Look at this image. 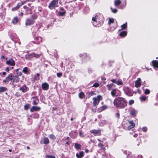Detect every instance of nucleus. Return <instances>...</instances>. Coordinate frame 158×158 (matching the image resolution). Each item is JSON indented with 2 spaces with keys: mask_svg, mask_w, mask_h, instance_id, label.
<instances>
[{
  "mask_svg": "<svg viewBox=\"0 0 158 158\" xmlns=\"http://www.w3.org/2000/svg\"><path fill=\"white\" fill-rule=\"evenodd\" d=\"M114 104L117 107H123L127 106V102L123 98L118 97L114 100Z\"/></svg>",
  "mask_w": 158,
  "mask_h": 158,
  "instance_id": "nucleus-1",
  "label": "nucleus"
},
{
  "mask_svg": "<svg viewBox=\"0 0 158 158\" xmlns=\"http://www.w3.org/2000/svg\"><path fill=\"white\" fill-rule=\"evenodd\" d=\"M58 6V0H53L50 3L48 6V7L52 9L55 7H57Z\"/></svg>",
  "mask_w": 158,
  "mask_h": 158,
  "instance_id": "nucleus-2",
  "label": "nucleus"
},
{
  "mask_svg": "<svg viewBox=\"0 0 158 158\" xmlns=\"http://www.w3.org/2000/svg\"><path fill=\"white\" fill-rule=\"evenodd\" d=\"M93 99L94 100L93 105L94 106H96L98 104L100 101L102 99V97L101 96L99 95L97 97L94 98Z\"/></svg>",
  "mask_w": 158,
  "mask_h": 158,
  "instance_id": "nucleus-3",
  "label": "nucleus"
},
{
  "mask_svg": "<svg viewBox=\"0 0 158 158\" xmlns=\"http://www.w3.org/2000/svg\"><path fill=\"white\" fill-rule=\"evenodd\" d=\"M6 63L9 65L13 66L15 65V62L12 58H10Z\"/></svg>",
  "mask_w": 158,
  "mask_h": 158,
  "instance_id": "nucleus-4",
  "label": "nucleus"
},
{
  "mask_svg": "<svg viewBox=\"0 0 158 158\" xmlns=\"http://www.w3.org/2000/svg\"><path fill=\"white\" fill-rule=\"evenodd\" d=\"M12 74H10L5 79L3 80V82L4 83H6V82H8L12 80Z\"/></svg>",
  "mask_w": 158,
  "mask_h": 158,
  "instance_id": "nucleus-5",
  "label": "nucleus"
},
{
  "mask_svg": "<svg viewBox=\"0 0 158 158\" xmlns=\"http://www.w3.org/2000/svg\"><path fill=\"white\" fill-rule=\"evenodd\" d=\"M35 22L34 20L31 19H28L26 21L25 24L26 26L33 24Z\"/></svg>",
  "mask_w": 158,
  "mask_h": 158,
  "instance_id": "nucleus-6",
  "label": "nucleus"
},
{
  "mask_svg": "<svg viewBox=\"0 0 158 158\" xmlns=\"http://www.w3.org/2000/svg\"><path fill=\"white\" fill-rule=\"evenodd\" d=\"M40 108L39 107L33 106L30 109V111L31 112H33L34 111H38L40 110Z\"/></svg>",
  "mask_w": 158,
  "mask_h": 158,
  "instance_id": "nucleus-7",
  "label": "nucleus"
},
{
  "mask_svg": "<svg viewBox=\"0 0 158 158\" xmlns=\"http://www.w3.org/2000/svg\"><path fill=\"white\" fill-rule=\"evenodd\" d=\"M141 80L140 78H138L137 80L135 82V86L138 88L141 85Z\"/></svg>",
  "mask_w": 158,
  "mask_h": 158,
  "instance_id": "nucleus-8",
  "label": "nucleus"
},
{
  "mask_svg": "<svg viewBox=\"0 0 158 158\" xmlns=\"http://www.w3.org/2000/svg\"><path fill=\"white\" fill-rule=\"evenodd\" d=\"M91 133L94 134L95 135H100L101 134L100 131L99 130H94L90 131Z\"/></svg>",
  "mask_w": 158,
  "mask_h": 158,
  "instance_id": "nucleus-9",
  "label": "nucleus"
},
{
  "mask_svg": "<svg viewBox=\"0 0 158 158\" xmlns=\"http://www.w3.org/2000/svg\"><path fill=\"white\" fill-rule=\"evenodd\" d=\"M42 89L44 90H47L49 88V85L47 83H43L42 84Z\"/></svg>",
  "mask_w": 158,
  "mask_h": 158,
  "instance_id": "nucleus-10",
  "label": "nucleus"
},
{
  "mask_svg": "<svg viewBox=\"0 0 158 158\" xmlns=\"http://www.w3.org/2000/svg\"><path fill=\"white\" fill-rule=\"evenodd\" d=\"M19 78L17 76H12V80L14 82H17L19 81Z\"/></svg>",
  "mask_w": 158,
  "mask_h": 158,
  "instance_id": "nucleus-11",
  "label": "nucleus"
},
{
  "mask_svg": "<svg viewBox=\"0 0 158 158\" xmlns=\"http://www.w3.org/2000/svg\"><path fill=\"white\" fill-rule=\"evenodd\" d=\"M84 152L82 151L80 152L79 153H77L76 154L77 157L78 158H81L83 156Z\"/></svg>",
  "mask_w": 158,
  "mask_h": 158,
  "instance_id": "nucleus-12",
  "label": "nucleus"
},
{
  "mask_svg": "<svg viewBox=\"0 0 158 158\" xmlns=\"http://www.w3.org/2000/svg\"><path fill=\"white\" fill-rule=\"evenodd\" d=\"M19 90L21 91L22 92H25L27 90V88L25 85L21 87L19 89Z\"/></svg>",
  "mask_w": 158,
  "mask_h": 158,
  "instance_id": "nucleus-13",
  "label": "nucleus"
},
{
  "mask_svg": "<svg viewBox=\"0 0 158 158\" xmlns=\"http://www.w3.org/2000/svg\"><path fill=\"white\" fill-rule=\"evenodd\" d=\"M49 143V140L48 139L47 137H44V144H47Z\"/></svg>",
  "mask_w": 158,
  "mask_h": 158,
  "instance_id": "nucleus-14",
  "label": "nucleus"
},
{
  "mask_svg": "<svg viewBox=\"0 0 158 158\" xmlns=\"http://www.w3.org/2000/svg\"><path fill=\"white\" fill-rule=\"evenodd\" d=\"M153 65L156 68H158V61L157 60H153L152 61Z\"/></svg>",
  "mask_w": 158,
  "mask_h": 158,
  "instance_id": "nucleus-15",
  "label": "nucleus"
},
{
  "mask_svg": "<svg viewBox=\"0 0 158 158\" xmlns=\"http://www.w3.org/2000/svg\"><path fill=\"white\" fill-rule=\"evenodd\" d=\"M121 3V2L120 0H116L114 1V3L115 6L119 5Z\"/></svg>",
  "mask_w": 158,
  "mask_h": 158,
  "instance_id": "nucleus-16",
  "label": "nucleus"
},
{
  "mask_svg": "<svg viewBox=\"0 0 158 158\" xmlns=\"http://www.w3.org/2000/svg\"><path fill=\"white\" fill-rule=\"evenodd\" d=\"M127 35V32L126 31H123L120 33V35L121 37L126 36Z\"/></svg>",
  "mask_w": 158,
  "mask_h": 158,
  "instance_id": "nucleus-17",
  "label": "nucleus"
},
{
  "mask_svg": "<svg viewBox=\"0 0 158 158\" xmlns=\"http://www.w3.org/2000/svg\"><path fill=\"white\" fill-rule=\"evenodd\" d=\"M33 57V56L31 55V53L26 56V59L27 60H30Z\"/></svg>",
  "mask_w": 158,
  "mask_h": 158,
  "instance_id": "nucleus-18",
  "label": "nucleus"
},
{
  "mask_svg": "<svg viewBox=\"0 0 158 158\" xmlns=\"http://www.w3.org/2000/svg\"><path fill=\"white\" fill-rule=\"evenodd\" d=\"M21 5H19V4H17V6L16 7L12 8V10L14 11L16 10H17L19 8V7H20V6Z\"/></svg>",
  "mask_w": 158,
  "mask_h": 158,
  "instance_id": "nucleus-19",
  "label": "nucleus"
},
{
  "mask_svg": "<svg viewBox=\"0 0 158 158\" xmlns=\"http://www.w3.org/2000/svg\"><path fill=\"white\" fill-rule=\"evenodd\" d=\"M79 97L80 98H83L85 97V94L83 92H80L79 94Z\"/></svg>",
  "mask_w": 158,
  "mask_h": 158,
  "instance_id": "nucleus-20",
  "label": "nucleus"
},
{
  "mask_svg": "<svg viewBox=\"0 0 158 158\" xmlns=\"http://www.w3.org/2000/svg\"><path fill=\"white\" fill-rule=\"evenodd\" d=\"M7 89L5 87L0 86V92L5 91Z\"/></svg>",
  "mask_w": 158,
  "mask_h": 158,
  "instance_id": "nucleus-21",
  "label": "nucleus"
},
{
  "mask_svg": "<svg viewBox=\"0 0 158 158\" xmlns=\"http://www.w3.org/2000/svg\"><path fill=\"white\" fill-rule=\"evenodd\" d=\"M136 113V110L135 109L131 110L130 112V114L133 115H135Z\"/></svg>",
  "mask_w": 158,
  "mask_h": 158,
  "instance_id": "nucleus-22",
  "label": "nucleus"
},
{
  "mask_svg": "<svg viewBox=\"0 0 158 158\" xmlns=\"http://www.w3.org/2000/svg\"><path fill=\"white\" fill-rule=\"evenodd\" d=\"M75 147L77 149H80L81 148V145L78 143H75Z\"/></svg>",
  "mask_w": 158,
  "mask_h": 158,
  "instance_id": "nucleus-23",
  "label": "nucleus"
},
{
  "mask_svg": "<svg viewBox=\"0 0 158 158\" xmlns=\"http://www.w3.org/2000/svg\"><path fill=\"white\" fill-rule=\"evenodd\" d=\"M31 55L33 56V57H35L36 58H38L39 57L40 55L37 54H36L35 53L33 52L31 53Z\"/></svg>",
  "mask_w": 158,
  "mask_h": 158,
  "instance_id": "nucleus-24",
  "label": "nucleus"
},
{
  "mask_svg": "<svg viewBox=\"0 0 158 158\" xmlns=\"http://www.w3.org/2000/svg\"><path fill=\"white\" fill-rule=\"evenodd\" d=\"M127 23L126 22L125 23L123 24V25H121V27L122 30L125 29L127 28Z\"/></svg>",
  "mask_w": 158,
  "mask_h": 158,
  "instance_id": "nucleus-25",
  "label": "nucleus"
},
{
  "mask_svg": "<svg viewBox=\"0 0 158 158\" xmlns=\"http://www.w3.org/2000/svg\"><path fill=\"white\" fill-rule=\"evenodd\" d=\"M116 93V91L115 89H113L111 93V95L113 96L115 95Z\"/></svg>",
  "mask_w": 158,
  "mask_h": 158,
  "instance_id": "nucleus-26",
  "label": "nucleus"
},
{
  "mask_svg": "<svg viewBox=\"0 0 158 158\" xmlns=\"http://www.w3.org/2000/svg\"><path fill=\"white\" fill-rule=\"evenodd\" d=\"M18 22V18L17 17H15L12 20V23L14 24Z\"/></svg>",
  "mask_w": 158,
  "mask_h": 158,
  "instance_id": "nucleus-27",
  "label": "nucleus"
},
{
  "mask_svg": "<svg viewBox=\"0 0 158 158\" xmlns=\"http://www.w3.org/2000/svg\"><path fill=\"white\" fill-rule=\"evenodd\" d=\"M49 137L50 138V139L53 140H54L56 139V137L53 134L50 135L49 136Z\"/></svg>",
  "mask_w": 158,
  "mask_h": 158,
  "instance_id": "nucleus-28",
  "label": "nucleus"
},
{
  "mask_svg": "<svg viewBox=\"0 0 158 158\" xmlns=\"http://www.w3.org/2000/svg\"><path fill=\"white\" fill-rule=\"evenodd\" d=\"M114 85L113 84H111L107 85L106 86L107 87L108 89L110 90L111 89L112 87Z\"/></svg>",
  "mask_w": 158,
  "mask_h": 158,
  "instance_id": "nucleus-29",
  "label": "nucleus"
},
{
  "mask_svg": "<svg viewBox=\"0 0 158 158\" xmlns=\"http://www.w3.org/2000/svg\"><path fill=\"white\" fill-rule=\"evenodd\" d=\"M114 20L113 19L110 18L108 21V24H110L111 23H113L114 22Z\"/></svg>",
  "mask_w": 158,
  "mask_h": 158,
  "instance_id": "nucleus-30",
  "label": "nucleus"
},
{
  "mask_svg": "<svg viewBox=\"0 0 158 158\" xmlns=\"http://www.w3.org/2000/svg\"><path fill=\"white\" fill-rule=\"evenodd\" d=\"M28 68L27 67H25L23 69V71L25 73H27L28 72Z\"/></svg>",
  "mask_w": 158,
  "mask_h": 158,
  "instance_id": "nucleus-31",
  "label": "nucleus"
},
{
  "mask_svg": "<svg viewBox=\"0 0 158 158\" xmlns=\"http://www.w3.org/2000/svg\"><path fill=\"white\" fill-rule=\"evenodd\" d=\"M147 98L145 96H142L140 98L141 100H143L144 101L146 100Z\"/></svg>",
  "mask_w": 158,
  "mask_h": 158,
  "instance_id": "nucleus-32",
  "label": "nucleus"
},
{
  "mask_svg": "<svg viewBox=\"0 0 158 158\" xmlns=\"http://www.w3.org/2000/svg\"><path fill=\"white\" fill-rule=\"evenodd\" d=\"M129 123L130 124V125L132 126V127H134L135 126V124L132 121H129Z\"/></svg>",
  "mask_w": 158,
  "mask_h": 158,
  "instance_id": "nucleus-33",
  "label": "nucleus"
},
{
  "mask_svg": "<svg viewBox=\"0 0 158 158\" xmlns=\"http://www.w3.org/2000/svg\"><path fill=\"white\" fill-rule=\"evenodd\" d=\"M116 84H117L118 85H122L123 84V83L122 81H121L118 80L116 81Z\"/></svg>",
  "mask_w": 158,
  "mask_h": 158,
  "instance_id": "nucleus-34",
  "label": "nucleus"
},
{
  "mask_svg": "<svg viewBox=\"0 0 158 158\" xmlns=\"http://www.w3.org/2000/svg\"><path fill=\"white\" fill-rule=\"evenodd\" d=\"M98 146L99 147H102V149L104 150L105 149L104 145L102 143H99L98 144Z\"/></svg>",
  "mask_w": 158,
  "mask_h": 158,
  "instance_id": "nucleus-35",
  "label": "nucleus"
},
{
  "mask_svg": "<svg viewBox=\"0 0 158 158\" xmlns=\"http://www.w3.org/2000/svg\"><path fill=\"white\" fill-rule=\"evenodd\" d=\"M150 93V91L149 89H146L144 92V94H149Z\"/></svg>",
  "mask_w": 158,
  "mask_h": 158,
  "instance_id": "nucleus-36",
  "label": "nucleus"
},
{
  "mask_svg": "<svg viewBox=\"0 0 158 158\" xmlns=\"http://www.w3.org/2000/svg\"><path fill=\"white\" fill-rule=\"evenodd\" d=\"M99 85V84L98 83H95L94 84L93 87H98Z\"/></svg>",
  "mask_w": 158,
  "mask_h": 158,
  "instance_id": "nucleus-37",
  "label": "nucleus"
},
{
  "mask_svg": "<svg viewBox=\"0 0 158 158\" xmlns=\"http://www.w3.org/2000/svg\"><path fill=\"white\" fill-rule=\"evenodd\" d=\"M134 103V101L133 100H131L130 101H129V104L130 105H132V104H133Z\"/></svg>",
  "mask_w": 158,
  "mask_h": 158,
  "instance_id": "nucleus-38",
  "label": "nucleus"
},
{
  "mask_svg": "<svg viewBox=\"0 0 158 158\" xmlns=\"http://www.w3.org/2000/svg\"><path fill=\"white\" fill-rule=\"evenodd\" d=\"M111 9L112 10V11L114 13H116L117 12V10L116 9H113L112 8H111Z\"/></svg>",
  "mask_w": 158,
  "mask_h": 158,
  "instance_id": "nucleus-39",
  "label": "nucleus"
},
{
  "mask_svg": "<svg viewBox=\"0 0 158 158\" xmlns=\"http://www.w3.org/2000/svg\"><path fill=\"white\" fill-rule=\"evenodd\" d=\"M107 106H102L101 108L102 110H104L107 108Z\"/></svg>",
  "mask_w": 158,
  "mask_h": 158,
  "instance_id": "nucleus-40",
  "label": "nucleus"
},
{
  "mask_svg": "<svg viewBox=\"0 0 158 158\" xmlns=\"http://www.w3.org/2000/svg\"><path fill=\"white\" fill-rule=\"evenodd\" d=\"M65 12H59V15H60L61 16L64 15H65Z\"/></svg>",
  "mask_w": 158,
  "mask_h": 158,
  "instance_id": "nucleus-41",
  "label": "nucleus"
},
{
  "mask_svg": "<svg viewBox=\"0 0 158 158\" xmlns=\"http://www.w3.org/2000/svg\"><path fill=\"white\" fill-rule=\"evenodd\" d=\"M37 18V16L35 15H33L31 17V19H34Z\"/></svg>",
  "mask_w": 158,
  "mask_h": 158,
  "instance_id": "nucleus-42",
  "label": "nucleus"
},
{
  "mask_svg": "<svg viewBox=\"0 0 158 158\" xmlns=\"http://www.w3.org/2000/svg\"><path fill=\"white\" fill-rule=\"evenodd\" d=\"M94 94V92L93 91H92L89 92V97H90Z\"/></svg>",
  "mask_w": 158,
  "mask_h": 158,
  "instance_id": "nucleus-43",
  "label": "nucleus"
},
{
  "mask_svg": "<svg viewBox=\"0 0 158 158\" xmlns=\"http://www.w3.org/2000/svg\"><path fill=\"white\" fill-rule=\"evenodd\" d=\"M29 106V105H28V104L26 105H25L24 106V109L25 110H27Z\"/></svg>",
  "mask_w": 158,
  "mask_h": 158,
  "instance_id": "nucleus-44",
  "label": "nucleus"
},
{
  "mask_svg": "<svg viewBox=\"0 0 158 158\" xmlns=\"http://www.w3.org/2000/svg\"><path fill=\"white\" fill-rule=\"evenodd\" d=\"M17 74L18 76H20L22 74V73L21 72H19V69H17Z\"/></svg>",
  "mask_w": 158,
  "mask_h": 158,
  "instance_id": "nucleus-45",
  "label": "nucleus"
},
{
  "mask_svg": "<svg viewBox=\"0 0 158 158\" xmlns=\"http://www.w3.org/2000/svg\"><path fill=\"white\" fill-rule=\"evenodd\" d=\"M54 158L53 157V156H52V155H46V158H52V157Z\"/></svg>",
  "mask_w": 158,
  "mask_h": 158,
  "instance_id": "nucleus-46",
  "label": "nucleus"
},
{
  "mask_svg": "<svg viewBox=\"0 0 158 158\" xmlns=\"http://www.w3.org/2000/svg\"><path fill=\"white\" fill-rule=\"evenodd\" d=\"M143 131L144 132H146L147 131V128L146 127H143L142 128Z\"/></svg>",
  "mask_w": 158,
  "mask_h": 158,
  "instance_id": "nucleus-47",
  "label": "nucleus"
},
{
  "mask_svg": "<svg viewBox=\"0 0 158 158\" xmlns=\"http://www.w3.org/2000/svg\"><path fill=\"white\" fill-rule=\"evenodd\" d=\"M62 75V73H57V76L58 77H60Z\"/></svg>",
  "mask_w": 158,
  "mask_h": 158,
  "instance_id": "nucleus-48",
  "label": "nucleus"
},
{
  "mask_svg": "<svg viewBox=\"0 0 158 158\" xmlns=\"http://www.w3.org/2000/svg\"><path fill=\"white\" fill-rule=\"evenodd\" d=\"M36 39L37 40H39L40 42L42 41V38L40 37H38Z\"/></svg>",
  "mask_w": 158,
  "mask_h": 158,
  "instance_id": "nucleus-49",
  "label": "nucleus"
},
{
  "mask_svg": "<svg viewBox=\"0 0 158 158\" xmlns=\"http://www.w3.org/2000/svg\"><path fill=\"white\" fill-rule=\"evenodd\" d=\"M134 127H132L131 125L127 127V129L128 130L131 129V128H133Z\"/></svg>",
  "mask_w": 158,
  "mask_h": 158,
  "instance_id": "nucleus-50",
  "label": "nucleus"
},
{
  "mask_svg": "<svg viewBox=\"0 0 158 158\" xmlns=\"http://www.w3.org/2000/svg\"><path fill=\"white\" fill-rule=\"evenodd\" d=\"M79 135L80 136H82L83 135V134L81 131L79 132Z\"/></svg>",
  "mask_w": 158,
  "mask_h": 158,
  "instance_id": "nucleus-51",
  "label": "nucleus"
},
{
  "mask_svg": "<svg viewBox=\"0 0 158 158\" xmlns=\"http://www.w3.org/2000/svg\"><path fill=\"white\" fill-rule=\"evenodd\" d=\"M5 70H6V71L8 72H9V69L8 67L6 68Z\"/></svg>",
  "mask_w": 158,
  "mask_h": 158,
  "instance_id": "nucleus-52",
  "label": "nucleus"
},
{
  "mask_svg": "<svg viewBox=\"0 0 158 158\" xmlns=\"http://www.w3.org/2000/svg\"><path fill=\"white\" fill-rule=\"evenodd\" d=\"M111 81L114 83H116V81L115 80V79H112Z\"/></svg>",
  "mask_w": 158,
  "mask_h": 158,
  "instance_id": "nucleus-53",
  "label": "nucleus"
},
{
  "mask_svg": "<svg viewBox=\"0 0 158 158\" xmlns=\"http://www.w3.org/2000/svg\"><path fill=\"white\" fill-rule=\"evenodd\" d=\"M37 104L36 102L35 101H33V104L34 105H36Z\"/></svg>",
  "mask_w": 158,
  "mask_h": 158,
  "instance_id": "nucleus-54",
  "label": "nucleus"
},
{
  "mask_svg": "<svg viewBox=\"0 0 158 158\" xmlns=\"http://www.w3.org/2000/svg\"><path fill=\"white\" fill-rule=\"evenodd\" d=\"M92 20L93 21H96V19L95 17H93L92 19Z\"/></svg>",
  "mask_w": 158,
  "mask_h": 158,
  "instance_id": "nucleus-55",
  "label": "nucleus"
},
{
  "mask_svg": "<svg viewBox=\"0 0 158 158\" xmlns=\"http://www.w3.org/2000/svg\"><path fill=\"white\" fill-rule=\"evenodd\" d=\"M23 8L26 9H29L28 8L27 6H24Z\"/></svg>",
  "mask_w": 158,
  "mask_h": 158,
  "instance_id": "nucleus-56",
  "label": "nucleus"
},
{
  "mask_svg": "<svg viewBox=\"0 0 158 158\" xmlns=\"http://www.w3.org/2000/svg\"><path fill=\"white\" fill-rule=\"evenodd\" d=\"M138 136V135L137 134H135L134 135V136L135 137H136Z\"/></svg>",
  "mask_w": 158,
  "mask_h": 158,
  "instance_id": "nucleus-57",
  "label": "nucleus"
},
{
  "mask_svg": "<svg viewBox=\"0 0 158 158\" xmlns=\"http://www.w3.org/2000/svg\"><path fill=\"white\" fill-rule=\"evenodd\" d=\"M116 116H117L118 118V117H119V114H118V113H116Z\"/></svg>",
  "mask_w": 158,
  "mask_h": 158,
  "instance_id": "nucleus-58",
  "label": "nucleus"
},
{
  "mask_svg": "<svg viewBox=\"0 0 158 158\" xmlns=\"http://www.w3.org/2000/svg\"><path fill=\"white\" fill-rule=\"evenodd\" d=\"M1 58L2 59H5V56H2Z\"/></svg>",
  "mask_w": 158,
  "mask_h": 158,
  "instance_id": "nucleus-59",
  "label": "nucleus"
},
{
  "mask_svg": "<svg viewBox=\"0 0 158 158\" xmlns=\"http://www.w3.org/2000/svg\"><path fill=\"white\" fill-rule=\"evenodd\" d=\"M2 74L3 75H5L6 74V73L5 72H3L2 73Z\"/></svg>",
  "mask_w": 158,
  "mask_h": 158,
  "instance_id": "nucleus-60",
  "label": "nucleus"
},
{
  "mask_svg": "<svg viewBox=\"0 0 158 158\" xmlns=\"http://www.w3.org/2000/svg\"><path fill=\"white\" fill-rule=\"evenodd\" d=\"M85 152H88V150H86L85 151Z\"/></svg>",
  "mask_w": 158,
  "mask_h": 158,
  "instance_id": "nucleus-61",
  "label": "nucleus"
},
{
  "mask_svg": "<svg viewBox=\"0 0 158 158\" xmlns=\"http://www.w3.org/2000/svg\"><path fill=\"white\" fill-rule=\"evenodd\" d=\"M27 149H30V147H28V146H27Z\"/></svg>",
  "mask_w": 158,
  "mask_h": 158,
  "instance_id": "nucleus-62",
  "label": "nucleus"
},
{
  "mask_svg": "<svg viewBox=\"0 0 158 158\" xmlns=\"http://www.w3.org/2000/svg\"><path fill=\"white\" fill-rule=\"evenodd\" d=\"M9 152H11L12 151L11 149H9Z\"/></svg>",
  "mask_w": 158,
  "mask_h": 158,
  "instance_id": "nucleus-63",
  "label": "nucleus"
},
{
  "mask_svg": "<svg viewBox=\"0 0 158 158\" xmlns=\"http://www.w3.org/2000/svg\"><path fill=\"white\" fill-rule=\"evenodd\" d=\"M30 5H31V4H29V3L28 4V6H30Z\"/></svg>",
  "mask_w": 158,
  "mask_h": 158,
  "instance_id": "nucleus-64",
  "label": "nucleus"
}]
</instances>
